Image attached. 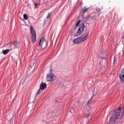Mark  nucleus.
<instances>
[{"mask_svg":"<svg viewBox=\"0 0 124 124\" xmlns=\"http://www.w3.org/2000/svg\"><path fill=\"white\" fill-rule=\"evenodd\" d=\"M34 5L35 6V7H37V5H38V4L36 3H34Z\"/></svg>","mask_w":124,"mask_h":124,"instance_id":"obj_19","label":"nucleus"},{"mask_svg":"<svg viewBox=\"0 0 124 124\" xmlns=\"http://www.w3.org/2000/svg\"><path fill=\"white\" fill-rule=\"evenodd\" d=\"M100 11H101V9H100V8H97V9H96L97 12H100Z\"/></svg>","mask_w":124,"mask_h":124,"instance_id":"obj_16","label":"nucleus"},{"mask_svg":"<svg viewBox=\"0 0 124 124\" xmlns=\"http://www.w3.org/2000/svg\"><path fill=\"white\" fill-rule=\"evenodd\" d=\"M51 17V13H49L47 15V18H50Z\"/></svg>","mask_w":124,"mask_h":124,"instance_id":"obj_17","label":"nucleus"},{"mask_svg":"<svg viewBox=\"0 0 124 124\" xmlns=\"http://www.w3.org/2000/svg\"><path fill=\"white\" fill-rule=\"evenodd\" d=\"M84 27H85L84 23H82L81 25H80V28L78 29V31L77 32L76 34V36H78V35H80V34L81 33V30H84Z\"/></svg>","mask_w":124,"mask_h":124,"instance_id":"obj_5","label":"nucleus"},{"mask_svg":"<svg viewBox=\"0 0 124 124\" xmlns=\"http://www.w3.org/2000/svg\"><path fill=\"white\" fill-rule=\"evenodd\" d=\"M115 119H121L123 118L124 114V108H119L115 110Z\"/></svg>","mask_w":124,"mask_h":124,"instance_id":"obj_2","label":"nucleus"},{"mask_svg":"<svg viewBox=\"0 0 124 124\" xmlns=\"http://www.w3.org/2000/svg\"><path fill=\"white\" fill-rule=\"evenodd\" d=\"M47 88V84L45 83L42 82L40 85V89L44 91Z\"/></svg>","mask_w":124,"mask_h":124,"instance_id":"obj_6","label":"nucleus"},{"mask_svg":"<svg viewBox=\"0 0 124 124\" xmlns=\"http://www.w3.org/2000/svg\"><path fill=\"white\" fill-rule=\"evenodd\" d=\"M45 43V38L43 37L40 40L39 44V47L40 48H42V46H43L44 43Z\"/></svg>","mask_w":124,"mask_h":124,"instance_id":"obj_8","label":"nucleus"},{"mask_svg":"<svg viewBox=\"0 0 124 124\" xmlns=\"http://www.w3.org/2000/svg\"><path fill=\"white\" fill-rule=\"evenodd\" d=\"M89 102H90V101H88V102H87V104H89Z\"/></svg>","mask_w":124,"mask_h":124,"instance_id":"obj_21","label":"nucleus"},{"mask_svg":"<svg viewBox=\"0 0 124 124\" xmlns=\"http://www.w3.org/2000/svg\"><path fill=\"white\" fill-rule=\"evenodd\" d=\"M115 118L113 116H112L110 118L108 124H114V123L115 122Z\"/></svg>","mask_w":124,"mask_h":124,"instance_id":"obj_10","label":"nucleus"},{"mask_svg":"<svg viewBox=\"0 0 124 124\" xmlns=\"http://www.w3.org/2000/svg\"><path fill=\"white\" fill-rule=\"evenodd\" d=\"M31 31L32 37V42L33 43H34L35 41H36V32H35V30L32 26L31 27Z\"/></svg>","mask_w":124,"mask_h":124,"instance_id":"obj_3","label":"nucleus"},{"mask_svg":"<svg viewBox=\"0 0 124 124\" xmlns=\"http://www.w3.org/2000/svg\"><path fill=\"white\" fill-rule=\"evenodd\" d=\"M89 37V32L86 31H83L82 35L80 37L76 38L74 40V44H79L81 42H83V41H86Z\"/></svg>","mask_w":124,"mask_h":124,"instance_id":"obj_1","label":"nucleus"},{"mask_svg":"<svg viewBox=\"0 0 124 124\" xmlns=\"http://www.w3.org/2000/svg\"><path fill=\"white\" fill-rule=\"evenodd\" d=\"M40 90H41V89H39L38 92L36 93V95H37V94H39V93H40Z\"/></svg>","mask_w":124,"mask_h":124,"instance_id":"obj_18","label":"nucleus"},{"mask_svg":"<svg viewBox=\"0 0 124 124\" xmlns=\"http://www.w3.org/2000/svg\"><path fill=\"white\" fill-rule=\"evenodd\" d=\"M80 23H81V20H78V21L77 22L76 24V27H78V26L80 25Z\"/></svg>","mask_w":124,"mask_h":124,"instance_id":"obj_15","label":"nucleus"},{"mask_svg":"<svg viewBox=\"0 0 124 124\" xmlns=\"http://www.w3.org/2000/svg\"><path fill=\"white\" fill-rule=\"evenodd\" d=\"M93 17H94V16H89L86 18V21H91L93 20Z\"/></svg>","mask_w":124,"mask_h":124,"instance_id":"obj_11","label":"nucleus"},{"mask_svg":"<svg viewBox=\"0 0 124 124\" xmlns=\"http://www.w3.org/2000/svg\"><path fill=\"white\" fill-rule=\"evenodd\" d=\"M13 44L15 47H18L19 46V44H20L19 42H17V41H15L14 43Z\"/></svg>","mask_w":124,"mask_h":124,"instance_id":"obj_12","label":"nucleus"},{"mask_svg":"<svg viewBox=\"0 0 124 124\" xmlns=\"http://www.w3.org/2000/svg\"><path fill=\"white\" fill-rule=\"evenodd\" d=\"M70 113H73V109H71V110H70Z\"/></svg>","mask_w":124,"mask_h":124,"instance_id":"obj_20","label":"nucleus"},{"mask_svg":"<svg viewBox=\"0 0 124 124\" xmlns=\"http://www.w3.org/2000/svg\"><path fill=\"white\" fill-rule=\"evenodd\" d=\"M119 77L122 82H124V69L121 71Z\"/></svg>","mask_w":124,"mask_h":124,"instance_id":"obj_7","label":"nucleus"},{"mask_svg":"<svg viewBox=\"0 0 124 124\" xmlns=\"http://www.w3.org/2000/svg\"><path fill=\"white\" fill-rule=\"evenodd\" d=\"M47 82H50L51 81H54V80H56V77L54 74L48 75L47 76Z\"/></svg>","mask_w":124,"mask_h":124,"instance_id":"obj_4","label":"nucleus"},{"mask_svg":"<svg viewBox=\"0 0 124 124\" xmlns=\"http://www.w3.org/2000/svg\"><path fill=\"white\" fill-rule=\"evenodd\" d=\"M89 9H90V8H86V7H84V8L82 9L80 11V15H83L84 13H86V12L89 10Z\"/></svg>","mask_w":124,"mask_h":124,"instance_id":"obj_9","label":"nucleus"},{"mask_svg":"<svg viewBox=\"0 0 124 124\" xmlns=\"http://www.w3.org/2000/svg\"><path fill=\"white\" fill-rule=\"evenodd\" d=\"M10 50H12V49H11ZM10 49H5L3 50V55H7V54H8V53L9 52V51H10Z\"/></svg>","mask_w":124,"mask_h":124,"instance_id":"obj_13","label":"nucleus"},{"mask_svg":"<svg viewBox=\"0 0 124 124\" xmlns=\"http://www.w3.org/2000/svg\"><path fill=\"white\" fill-rule=\"evenodd\" d=\"M24 19V20H28V15L27 14H24L23 15Z\"/></svg>","mask_w":124,"mask_h":124,"instance_id":"obj_14","label":"nucleus"},{"mask_svg":"<svg viewBox=\"0 0 124 124\" xmlns=\"http://www.w3.org/2000/svg\"><path fill=\"white\" fill-rule=\"evenodd\" d=\"M106 57H104V58H103V59H106Z\"/></svg>","mask_w":124,"mask_h":124,"instance_id":"obj_22","label":"nucleus"}]
</instances>
